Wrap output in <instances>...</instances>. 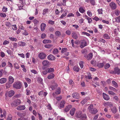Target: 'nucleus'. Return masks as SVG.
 <instances>
[{"instance_id": "1", "label": "nucleus", "mask_w": 120, "mask_h": 120, "mask_svg": "<svg viewBox=\"0 0 120 120\" xmlns=\"http://www.w3.org/2000/svg\"><path fill=\"white\" fill-rule=\"evenodd\" d=\"M76 116L80 119V120H87V116L86 114H82L81 112H79L77 114Z\"/></svg>"}, {"instance_id": "2", "label": "nucleus", "mask_w": 120, "mask_h": 120, "mask_svg": "<svg viewBox=\"0 0 120 120\" xmlns=\"http://www.w3.org/2000/svg\"><path fill=\"white\" fill-rule=\"evenodd\" d=\"M88 109L90 112L93 114H95L98 112V110L96 108H93V105H90L88 107Z\"/></svg>"}, {"instance_id": "3", "label": "nucleus", "mask_w": 120, "mask_h": 120, "mask_svg": "<svg viewBox=\"0 0 120 120\" xmlns=\"http://www.w3.org/2000/svg\"><path fill=\"white\" fill-rule=\"evenodd\" d=\"M21 83L19 81L15 82L13 85V87L16 89H20L21 88Z\"/></svg>"}, {"instance_id": "4", "label": "nucleus", "mask_w": 120, "mask_h": 120, "mask_svg": "<svg viewBox=\"0 0 120 120\" xmlns=\"http://www.w3.org/2000/svg\"><path fill=\"white\" fill-rule=\"evenodd\" d=\"M21 101L19 99L15 100L11 103V105L12 106H16L19 105L21 103Z\"/></svg>"}, {"instance_id": "5", "label": "nucleus", "mask_w": 120, "mask_h": 120, "mask_svg": "<svg viewBox=\"0 0 120 120\" xmlns=\"http://www.w3.org/2000/svg\"><path fill=\"white\" fill-rule=\"evenodd\" d=\"M110 73L113 74H117L119 75L120 74V69L117 67L114 68L113 71H111Z\"/></svg>"}, {"instance_id": "6", "label": "nucleus", "mask_w": 120, "mask_h": 120, "mask_svg": "<svg viewBox=\"0 0 120 120\" xmlns=\"http://www.w3.org/2000/svg\"><path fill=\"white\" fill-rule=\"evenodd\" d=\"M46 55L44 53L41 52L38 55L39 57L41 59H44L46 57Z\"/></svg>"}, {"instance_id": "7", "label": "nucleus", "mask_w": 120, "mask_h": 120, "mask_svg": "<svg viewBox=\"0 0 120 120\" xmlns=\"http://www.w3.org/2000/svg\"><path fill=\"white\" fill-rule=\"evenodd\" d=\"M72 38L75 39H77L78 38V33L76 32H73L71 34Z\"/></svg>"}, {"instance_id": "8", "label": "nucleus", "mask_w": 120, "mask_h": 120, "mask_svg": "<svg viewBox=\"0 0 120 120\" xmlns=\"http://www.w3.org/2000/svg\"><path fill=\"white\" fill-rule=\"evenodd\" d=\"M103 97V98L106 100H108L110 99L109 96L104 93H102Z\"/></svg>"}, {"instance_id": "9", "label": "nucleus", "mask_w": 120, "mask_h": 120, "mask_svg": "<svg viewBox=\"0 0 120 120\" xmlns=\"http://www.w3.org/2000/svg\"><path fill=\"white\" fill-rule=\"evenodd\" d=\"M87 45L86 41L84 40H83L81 41V45L80 47L81 48H83Z\"/></svg>"}, {"instance_id": "10", "label": "nucleus", "mask_w": 120, "mask_h": 120, "mask_svg": "<svg viewBox=\"0 0 120 120\" xmlns=\"http://www.w3.org/2000/svg\"><path fill=\"white\" fill-rule=\"evenodd\" d=\"M72 96L73 98L77 99H79V94L76 93H73L72 94Z\"/></svg>"}, {"instance_id": "11", "label": "nucleus", "mask_w": 120, "mask_h": 120, "mask_svg": "<svg viewBox=\"0 0 120 120\" xmlns=\"http://www.w3.org/2000/svg\"><path fill=\"white\" fill-rule=\"evenodd\" d=\"M8 82L12 84L14 81V78L11 76H10L8 78Z\"/></svg>"}, {"instance_id": "12", "label": "nucleus", "mask_w": 120, "mask_h": 120, "mask_svg": "<svg viewBox=\"0 0 120 120\" xmlns=\"http://www.w3.org/2000/svg\"><path fill=\"white\" fill-rule=\"evenodd\" d=\"M42 63L44 66H48L50 64L49 62L47 60H44L42 62Z\"/></svg>"}, {"instance_id": "13", "label": "nucleus", "mask_w": 120, "mask_h": 120, "mask_svg": "<svg viewBox=\"0 0 120 120\" xmlns=\"http://www.w3.org/2000/svg\"><path fill=\"white\" fill-rule=\"evenodd\" d=\"M47 59L50 60H55V58L53 55L50 54L48 56Z\"/></svg>"}, {"instance_id": "14", "label": "nucleus", "mask_w": 120, "mask_h": 120, "mask_svg": "<svg viewBox=\"0 0 120 120\" xmlns=\"http://www.w3.org/2000/svg\"><path fill=\"white\" fill-rule=\"evenodd\" d=\"M109 5L111 9L113 10L115 9L116 8V6L115 3L111 2L109 4Z\"/></svg>"}, {"instance_id": "15", "label": "nucleus", "mask_w": 120, "mask_h": 120, "mask_svg": "<svg viewBox=\"0 0 120 120\" xmlns=\"http://www.w3.org/2000/svg\"><path fill=\"white\" fill-rule=\"evenodd\" d=\"M46 24L44 23H42L40 26L41 30L42 31H44L46 27Z\"/></svg>"}, {"instance_id": "16", "label": "nucleus", "mask_w": 120, "mask_h": 120, "mask_svg": "<svg viewBox=\"0 0 120 120\" xmlns=\"http://www.w3.org/2000/svg\"><path fill=\"white\" fill-rule=\"evenodd\" d=\"M25 108L24 105H19L17 107L16 109L18 110H22L25 109Z\"/></svg>"}, {"instance_id": "17", "label": "nucleus", "mask_w": 120, "mask_h": 120, "mask_svg": "<svg viewBox=\"0 0 120 120\" xmlns=\"http://www.w3.org/2000/svg\"><path fill=\"white\" fill-rule=\"evenodd\" d=\"M93 57V54L92 53H90L87 56L86 58L88 60H91Z\"/></svg>"}, {"instance_id": "18", "label": "nucleus", "mask_w": 120, "mask_h": 120, "mask_svg": "<svg viewBox=\"0 0 120 120\" xmlns=\"http://www.w3.org/2000/svg\"><path fill=\"white\" fill-rule=\"evenodd\" d=\"M84 17L85 19H87V20L88 21V22L89 23H90L92 22V20L91 18L88 17L86 15H85L84 16Z\"/></svg>"}, {"instance_id": "19", "label": "nucleus", "mask_w": 120, "mask_h": 120, "mask_svg": "<svg viewBox=\"0 0 120 120\" xmlns=\"http://www.w3.org/2000/svg\"><path fill=\"white\" fill-rule=\"evenodd\" d=\"M7 79L5 78H3L0 79V83L3 84L5 83L7 81Z\"/></svg>"}, {"instance_id": "20", "label": "nucleus", "mask_w": 120, "mask_h": 120, "mask_svg": "<svg viewBox=\"0 0 120 120\" xmlns=\"http://www.w3.org/2000/svg\"><path fill=\"white\" fill-rule=\"evenodd\" d=\"M15 92L13 90H11L8 92V96L9 97H11L14 94Z\"/></svg>"}, {"instance_id": "21", "label": "nucleus", "mask_w": 120, "mask_h": 120, "mask_svg": "<svg viewBox=\"0 0 120 120\" xmlns=\"http://www.w3.org/2000/svg\"><path fill=\"white\" fill-rule=\"evenodd\" d=\"M71 105H68L64 109V111L66 112L68 111L71 108Z\"/></svg>"}, {"instance_id": "22", "label": "nucleus", "mask_w": 120, "mask_h": 120, "mask_svg": "<svg viewBox=\"0 0 120 120\" xmlns=\"http://www.w3.org/2000/svg\"><path fill=\"white\" fill-rule=\"evenodd\" d=\"M75 110V108H73L71 110L70 112V113L71 116H72L74 115Z\"/></svg>"}, {"instance_id": "23", "label": "nucleus", "mask_w": 120, "mask_h": 120, "mask_svg": "<svg viewBox=\"0 0 120 120\" xmlns=\"http://www.w3.org/2000/svg\"><path fill=\"white\" fill-rule=\"evenodd\" d=\"M55 75L53 73L50 74L48 76L47 78L48 79H53Z\"/></svg>"}, {"instance_id": "24", "label": "nucleus", "mask_w": 120, "mask_h": 120, "mask_svg": "<svg viewBox=\"0 0 120 120\" xmlns=\"http://www.w3.org/2000/svg\"><path fill=\"white\" fill-rule=\"evenodd\" d=\"M26 44L23 41H21L18 43V45L20 46H24L26 45Z\"/></svg>"}, {"instance_id": "25", "label": "nucleus", "mask_w": 120, "mask_h": 120, "mask_svg": "<svg viewBox=\"0 0 120 120\" xmlns=\"http://www.w3.org/2000/svg\"><path fill=\"white\" fill-rule=\"evenodd\" d=\"M65 102L64 100H62L60 102V108H63L64 107L65 104Z\"/></svg>"}, {"instance_id": "26", "label": "nucleus", "mask_w": 120, "mask_h": 120, "mask_svg": "<svg viewBox=\"0 0 120 120\" xmlns=\"http://www.w3.org/2000/svg\"><path fill=\"white\" fill-rule=\"evenodd\" d=\"M42 42L44 44H47L51 43L52 41L49 40L44 39L43 40Z\"/></svg>"}, {"instance_id": "27", "label": "nucleus", "mask_w": 120, "mask_h": 120, "mask_svg": "<svg viewBox=\"0 0 120 120\" xmlns=\"http://www.w3.org/2000/svg\"><path fill=\"white\" fill-rule=\"evenodd\" d=\"M111 110L113 113L115 114L117 112V109L115 107H114L111 109Z\"/></svg>"}, {"instance_id": "28", "label": "nucleus", "mask_w": 120, "mask_h": 120, "mask_svg": "<svg viewBox=\"0 0 120 120\" xmlns=\"http://www.w3.org/2000/svg\"><path fill=\"white\" fill-rule=\"evenodd\" d=\"M112 83L113 85V86L115 87L116 88L118 86V85L116 82L114 80L112 81Z\"/></svg>"}, {"instance_id": "29", "label": "nucleus", "mask_w": 120, "mask_h": 120, "mask_svg": "<svg viewBox=\"0 0 120 120\" xmlns=\"http://www.w3.org/2000/svg\"><path fill=\"white\" fill-rule=\"evenodd\" d=\"M73 69L74 71L78 72L79 71V68L77 66H75L73 68Z\"/></svg>"}, {"instance_id": "30", "label": "nucleus", "mask_w": 120, "mask_h": 120, "mask_svg": "<svg viewBox=\"0 0 120 120\" xmlns=\"http://www.w3.org/2000/svg\"><path fill=\"white\" fill-rule=\"evenodd\" d=\"M109 88L110 90L114 92H116L117 91V90L116 88L111 86H109Z\"/></svg>"}, {"instance_id": "31", "label": "nucleus", "mask_w": 120, "mask_h": 120, "mask_svg": "<svg viewBox=\"0 0 120 120\" xmlns=\"http://www.w3.org/2000/svg\"><path fill=\"white\" fill-rule=\"evenodd\" d=\"M61 92V89L60 88H58V89L56 90L55 93L57 94H60Z\"/></svg>"}, {"instance_id": "32", "label": "nucleus", "mask_w": 120, "mask_h": 120, "mask_svg": "<svg viewBox=\"0 0 120 120\" xmlns=\"http://www.w3.org/2000/svg\"><path fill=\"white\" fill-rule=\"evenodd\" d=\"M68 11L67 10H65L64 12L65 13L64 14H63L60 17L61 18H62L64 17H65L67 15V12Z\"/></svg>"}, {"instance_id": "33", "label": "nucleus", "mask_w": 120, "mask_h": 120, "mask_svg": "<svg viewBox=\"0 0 120 120\" xmlns=\"http://www.w3.org/2000/svg\"><path fill=\"white\" fill-rule=\"evenodd\" d=\"M49 10L48 9H45L43 10V15H45L49 12Z\"/></svg>"}, {"instance_id": "34", "label": "nucleus", "mask_w": 120, "mask_h": 120, "mask_svg": "<svg viewBox=\"0 0 120 120\" xmlns=\"http://www.w3.org/2000/svg\"><path fill=\"white\" fill-rule=\"evenodd\" d=\"M52 52L54 54H58L59 52V51L58 49H54L53 50Z\"/></svg>"}, {"instance_id": "35", "label": "nucleus", "mask_w": 120, "mask_h": 120, "mask_svg": "<svg viewBox=\"0 0 120 120\" xmlns=\"http://www.w3.org/2000/svg\"><path fill=\"white\" fill-rule=\"evenodd\" d=\"M103 38L105 39H109L110 38V36L107 34H104L103 36Z\"/></svg>"}, {"instance_id": "36", "label": "nucleus", "mask_w": 120, "mask_h": 120, "mask_svg": "<svg viewBox=\"0 0 120 120\" xmlns=\"http://www.w3.org/2000/svg\"><path fill=\"white\" fill-rule=\"evenodd\" d=\"M47 69L48 72L49 73L53 72L54 71V69L52 68H47Z\"/></svg>"}, {"instance_id": "37", "label": "nucleus", "mask_w": 120, "mask_h": 120, "mask_svg": "<svg viewBox=\"0 0 120 120\" xmlns=\"http://www.w3.org/2000/svg\"><path fill=\"white\" fill-rule=\"evenodd\" d=\"M11 83H10L8 82L6 84V86L7 88H10L11 86Z\"/></svg>"}, {"instance_id": "38", "label": "nucleus", "mask_w": 120, "mask_h": 120, "mask_svg": "<svg viewBox=\"0 0 120 120\" xmlns=\"http://www.w3.org/2000/svg\"><path fill=\"white\" fill-rule=\"evenodd\" d=\"M57 86V84L56 83H55L54 84V85H53L51 86V88H52V90H54L56 89Z\"/></svg>"}, {"instance_id": "39", "label": "nucleus", "mask_w": 120, "mask_h": 120, "mask_svg": "<svg viewBox=\"0 0 120 120\" xmlns=\"http://www.w3.org/2000/svg\"><path fill=\"white\" fill-rule=\"evenodd\" d=\"M14 67L16 69H19V64L16 62H15L14 64Z\"/></svg>"}, {"instance_id": "40", "label": "nucleus", "mask_w": 120, "mask_h": 120, "mask_svg": "<svg viewBox=\"0 0 120 120\" xmlns=\"http://www.w3.org/2000/svg\"><path fill=\"white\" fill-rule=\"evenodd\" d=\"M104 64L103 63H99L98 64L97 66L98 67L100 68H102L104 66Z\"/></svg>"}, {"instance_id": "41", "label": "nucleus", "mask_w": 120, "mask_h": 120, "mask_svg": "<svg viewBox=\"0 0 120 120\" xmlns=\"http://www.w3.org/2000/svg\"><path fill=\"white\" fill-rule=\"evenodd\" d=\"M79 11L82 13H84L85 11L83 9V8L82 7H80L79 9Z\"/></svg>"}, {"instance_id": "42", "label": "nucleus", "mask_w": 120, "mask_h": 120, "mask_svg": "<svg viewBox=\"0 0 120 120\" xmlns=\"http://www.w3.org/2000/svg\"><path fill=\"white\" fill-rule=\"evenodd\" d=\"M119 30V29L118 27L114 29V33L116 35H117L118 34Z\"/></svg>"}, {"instance_id": "43", "label": "nucleus", "mask_w": 120, "mask_h": 120, "mask_svg": "<svg viewBox=\"0 0 120 120\" xmlns=\"http://www.w3.org/2000/svg\"><path fill=\"white\" fill-rule=\"evenodd\" d=\"M48 73L47 69L41 72V74L42 75H46Z\"/></svg>"}, {"instance_id": "44", "label": "nucleus", "mask_w": 120, "mask_h": 120, "mask_svg": "<svg viewBox=\"0 0 120 120\" xmlns=\"http://www.w3.org/2000/svg\"><path fill=\"white\" fill-rule=\"evenodd\" d=\"M25 0H20L19 2L21 3V4L22 5H24L26 4Z\"/></svg>"}, {"instance_id": "45", "label": "nucleus", "mask_w": 120, "mask_h": 120, "mask_svg": "<svg viewBox=\"0 0 120 120\" xmlns=\"http://www.w3.org/2000/svg\"><path fill=\"white\" fill-rule=\"evenodd\" d=\"M110 66V65L108 63L106 64L104 66V68L105 69L109 68Z\"/></svg>"}, {"instance_id": "46", "label": "nucleus", "mask_w": 120, "mask_h": 120, "mask_svg": "<svg viewBox=\"0 0 120 120\" xmlns=\"http://www.w3.org/2000/svg\"><path fill=\"white\" fill-rule=\"evenodd\" d=\"M52 45L51 44H46L45 45V48L49 49L52 46Z\"/></svg>"}, {"instance_id": "47", "label": "nucleus", "mask_w": 120, "mask_h": 120, "mask_svg": "<svg viewBox=\"0 0 120 120\" xmlns=\"http://www.w3.org/2000/svg\"><path fill=\"white\" fill-rule=\"evenodd\" d=\"M55 34L58 37L59 36L61 35L60 32L58 31H56L55 33Z\"/></svg>"}, {"instance_id": "48", "label": "nucleus", "mask_w": 120, "mask_h": 120, "mask_svg": "<svg viewBox=\"0 0 120 120\" xmlns=\"http://www.w3.org/2000/svg\"><path fill=\"white\" fill-rule=\"evenodd\" d=\"M106 105L108 106H109L110 107H111L112 106L113 104L111 102H108L106 103Z\"/></svg>"}, {"instance_id": "49", "label": "nucleus", "mask_w": 120, "mask_h": 120, "mask_svg": "<svg viewBox=\"0 0 120 120\" xmlns=\"http://www.w3.org/2000/svg\"><path fill=\"white\" fill-rule=\"evenodd\" d=\"M33 22L35 25H36L38 23L39 21L37 19H35L33 20Z\"/></svg>"}, {"instance_id": "50", "label": "nucleus", "mask_w": 120, "mask_h": 120, "mask_svg": "<svg viewBox=\"0 0 120 120\" xmlns=\"http://www.w3.org/2000/svg\"><path fill=\"white\" fill-rule=\"evenodd\" d=\"M108 94H110L111 95H116V94L114 92L112 91L109 90L108 91Z\"/></svg>"}, {"instance_id": "51", "label": "nucleus", "mask_w": 120, "mask_h": 120, "mask_svg": "<svg viewBox=\"0 0 120 120\" xmlns=\"http://www.w3.org/2000/svg\"><path fill=\"white\" fill-rule=\"evenodd\" d=\"M12 116L11 114H9L8 115L7 118V120H12Z\"/></svg>"}, {"instance_id": "52", "label": "nucleus", "mask_w": 120, "mask_h": 120, "mask_svg": "<svg viewBox=\"0 0 120 120\" xmlns=\"http://www.w3.org/2000/svg\"><path fill=\"white\" fill-rule=\"evenodd\" d=\"M115 19L116 22H120V15L118 17L116 18Z\"/></svg>"}, {"instance_id": "53", "label": "nucleus", "mask_w": 120, "mask_h": 120, "mask_svg": "<svg viewBox=\"0 0 120 120\" xmlns=\"http://www.w3.org/2000/svg\"><path fill=\"white\" fill-rule=\"evenodd\" d=\"M67 50V48H62L61 51V52L62 53H63L64 52H66Z\"/></svg>"}, {"instance_id": "54", "label": "nucleus", "mask_w": 120, "mask_h": 120, "mask_svg": "<svg viewBox=\"0 0 120 120\" xmlns=\"http://www.w3.org/2000/svg\"><path fill=\"white\" fill-rule=\"evenodd\" d=\"M69 83L72 86L74 85V83L73 81L71 79H70L69 81Z\"/></svg>"}, {"instance_id": "55", "label": "nucleus", "mask_w": 120, "mask_h": 120, "mask_svg": "<svg viewBox=\"0 0 120 120\" xmlns=\"http://www.w3.org/2000/svg\"><path fill=\"white\" fill-rule=\"evenodd\" d=\"M9 38L10 40L15 41H16L17 40V39L16 38H14V37H10Z\"/></svg>"}, {"instance_id": "56", "label": "nucleus", "mask_w": 120, "mask_h": 120, "mask_svg": "<svg viewBox=\"0 0 120 120\" xmlns=\"http://www.w3.org/2000/svg\"><path fill=\"white\" fill-rule=\"evenodd\" d=\"M87 13L88 15L90 17H91L92 16V14L90 11H87Z\"/></svg>"}, {"instance_id": "57", "label": "nucleus", "mask_w": 120, "mask_h": 120, "mask_svg": "<svg viewBox=\"0 0 120 120\" xmlns=\"http://www.w3.org/2000/svg\"><path fill=\"white\" fill-rule=\"evenodd\" d=\"M83 62L82 61L80 62L79 63V64L81 68H82L83 67Z\"/></svg>"}, {"instance_id": "58", "label": "nucleus", "mask_w": 120, "mask_h": 120, "mask_svg": "<svg viewBox=\"0 0 120 120\" xmlns=\"http://www.w3.org/2000/svg\"><path fill=\"white\" fill-rule=\"evenodd\" d=\"M37 80L38 82L41 83L42 82V79L41 78L39 77L38 79Z\"/></svg>"}, {"instance_id": "59", "label": "nucleus", "mask_w": 120, "mask_h": 120, "mask_svg": "<svg viewBox=\"0 0 120 120\" xmlns=\"http://www.w3.org/2000/svg\"><path fill=\"white\" fill-rule=\"evenodd\" d=\"M48 22L49 24L52 25H53L54 24V21H52L51 20H49Z\"/></svg>"}, {"instance_id": "60", "label": "nucleus", "mask_w": 120, "mask_h": 120, "mask_svg": "<svg viewBox=\"0 0 120 120\" xmlns=\"http://www.w3.org/2000/svg\"><path fill=\"white\" fill-rule=\"evenodd\" d=\"M115 15H116L118 16L119 15L120 13V12L118 10H116L115 11Z\"/></svg>"}, {"instance_id": "61", "label": "nucleus", "mask_w": 120, "mask_h": 120, "mask_svg": "<svg viewBox=\"0 0 120 120\" xmlns=\"http://www.w3.org/2000/svg\"><path fill=\"white\" fill-rule=\"evenodd\" d=\"M6 65V63L4 62L3 61H2L1 65L2 67H4Z\"/></svg>"}, {"instance_id": "62", "label": "nucleus", "mask_w": 120, "mask_h": 120, "mask_svg": "<svg viewBox=\"0 0 120 120\" xmlns=\"http://www.w3.org/2000/svg\"><path fill=\"white\" fill-rule=\"evenodd\" d=\"M98 12L99 14H102V9H99L98 10Z\"/></svg>"}, {"instance_id": "63", "label": "nucleus", "mask_w": 120, "mask_h": 120, "mask_svg": "<svg viewBox=\"0 0 120 120\" xmlns=\"http://www.w3.org/2000/svg\"><path fill=\"white\" fill-rule=\"evenodd\" d=\"M5 25L7 26L8 27H10L11 26V23L10 22H6V23Z\"/></svg>"}, {"instance_id": "64", "label": "nucleus", "mask_w": 120, "mask_h": 120, "mask_svg": "<svg viewBox=\"0 0 120 120\" xmlns=\"http://www.w3.org/2000/svg\"><path fill=\"white\" fill-rule=\"evenodd\" d=\"M30 71L32 73L34 74H36L37 73V71L34 69H32L30 70Z\"/></svg>"}]
</instances>
